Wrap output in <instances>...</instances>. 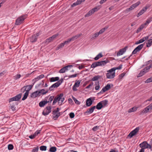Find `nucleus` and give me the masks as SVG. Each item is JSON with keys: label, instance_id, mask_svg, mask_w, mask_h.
Segmentation results:
<instances>
[{"label": "nucleus", "instance_id": "nucleus-1", "mask_svg": "<svg viewBox=\"0 0 152 152\" xmlns=\"http://www.w3.org/2000/svg\"><path fill=\"white\" fill-rule=\"evenodd\" d=\"M109 62V61L107 59H106L104 61L95 62L91 65V67L92 68H95L98 66H104Z\"/></svg>", "mask_w": 152, "mask_h": 152}, {"label": "nucleus", "instance_id": "nucleus-2", "mask_svg": "<svg viewBox=\"0 0 152 152\" xmlns=\"http://www.w3.org/2000/svg\"><path fill=\"white\" fill-rule=\"evenodd\" d=\"M26 18V15L21 16L19 17L16 20L15 24L18 25L22 23L24 20Z\"/></svg>", "mask_w": 152, "mask_h": 152}, {"label": "nucleus", "instance_id": "nucleus-3", "mask_svg": "<svg viewBox=\"0 0 152 152\" xmlns=\"http://www.w3.org/2000/svg\"><path fill=\"white\" fill-rule=\"evenodd\" d=\"M111 69L107 71L106 76L108 79L113 78L115 76V72L114 71H111Z\"/></svg>", "mask_w": 152, "mask_h": 152}, {"label": "nucleus", "instance_id": "nucleus-4", "mask_svg": "<svg viewBox=\"0 0 152 152\" xmlns=\"http://www.w3.org/2000/svg\"><path fill=\"white\" fill-rule=\"evenodd\" d=\"M22 94H19L17 95H16L15 96L12 97L11 98H10L9 99V102H12L13 101H18L20 99L21 96H22Z\"/></svg>", "mask_w": 152, "mask_h": 152}, {"label": "nucleus", "instance_id": "nucleus-5", "mask_svg": "<svg viewBox=\"0 0 152 152\" xmlns=\"http://www.w3.org/2000/svg\"><path fill=\"white\" fill-rule=\"evenodd\" d=\"M51 106L47 107L42 112V114L45 116L48 115L51 112Z\"/></svg>", "mask_w": 152, "mask_h": 152}, {"label": "nucleus", "instance_id": "nucleus-6", "mask_svg": "<svg viewBox=\"0 0 152 152\" xmlns=\"http://www.w3.org/2000/svg\"><path fill=\"white\" fill-rule=\"evenodd\" d=\"M63 96L64 94L63 93H61L60 94L57 95V96L54 99L52 104L53 105H54L58 101H60V98H61V97H63Z\"/></svg>", "mask_w": 152, "mask_h": 152}, {"label": "nucleus", "instance_id": "nucleus-7", "mask_svg": "<svg viewBox=\"0 0 152 152\" xmlns=\"http://www.w3.org/2000/svg\"><path fill=\"white\" fill-rule=\"evenodd\" d=\"M39 33H37L34 34L29 38V39L31 42H34L37 41V37L39 35Z\"/></svg>", "mask_w": 152, "mask_h": 152}, {"label": "nucleus", "instance_id": "nucleus-8", "mask_svg": "<svg viewBox=\"0 0 152 152\" xmlns=\"http://www.w3.org/2000/svg\"><path fill=\"white\" fill-rule=\"evenodd\" d=\"M95 100V97H92L88 98L86 100V104L87 106L89 107L92 104L93 101Z\"/></svg>", "mask_w": 152, "mask_h": 152}, {"label": "nucleus", "instance_id": "nucleus-9", "mask_svg": "<svg viewBox=\"0 0 152 152\" xmlns=\"http://www.w3.org/2000/svg\"><path fill=\"white\" fill-rule=\"evenodd\" d=\"M139 129V127H137L129 133L128 136L130 138H132L133 136L136 134L138 132Z\"/></svg>", "mask_w": 152, "mask_h": 152}, {"label": "nucleus", "instance_id": "nucleus-10", "mask_svg": "<svg viewBox=\"0 0 152 152\" xmlns=\"http://www.w3.org/2000/svg\"><path fill=\"white\" fill-rule=\"evenodd\" d=\"M139 146L140 148L145 149L148 148L150 144H148L146 141H144L140 144Z\"/></svg>", "mask_w": 152, "mask_h": 152}, {"label": "nucleus", "instance_id": "nucleus-11", "mask_svg": "<svg viewBox=\"0 0 152 152\" xmlns=\"http://www.w3.org/2000/svg\"><path fill=\"white\" fill-rule=\"evenodd\" d=\"M110 88V86L109 84H107L106 86H105L104 87H103L102 90L100 91V92H99L98 94H103L105 92L109 90Z\"/></svg>", "mask_w": 152, "mask_h": 152}, {"label": "nucleus", "instance_id": "nucleus-12", "mask_svg": "<svg viewBox=\"0 0 152 152\" xmlns=\"http://www.w3.org/2000/svg\"><path fill=\"white\" fill-rule=\"evenodd\" d=\"M49 96L46 97L45 98V100L40 102L39 103V105L41 107H43L45 104L48 103L47 100L48 99Z\"/></svg>", "mask_w": 152, "mask_h": 152}, {"label": "nucleus", "instance_id": "nucleus-13", "mask_svg": "<svg viewBox=\"0 0 152 152\" xmlns=\"http://www.w3.org/2000/svg\"><path fill=\"white\" fill-rule=\"evenodd\" d=\"M128 48V47L126 46L124 48L121 49L118 52L117 54V56H118L122 55L124 53L126 50Z\"/></svg>", "mask_w": 152, "mask_h": 152}, {"label": "nucleus", "instance_id": "nucleus-14", "mask_svg": "<svg viewBox=\"0 0 152 152\" xmlns=\"http://www.w3.org/2000/svg\"><path fill=\"white\" fill-rule=\"evenodd\" d=\"M58 35V34H57L53 35L52 36L49 37L47 39L45 40V42L49 43L50 42L53 40L55 38L57 37Z\"/></svg>", "mask_w": 152, "mask_h": 152}, {"label": "nucleus", "instance_id": "nucleus-15", "mask_svg": "<svg viewBox=\"0 0 152 152\" xmlns=\"http://www.w3.org/2000/svg\"><path fill=\"white\" fill-rule=\"evenodd\" d=\"M33 85H27L25 86H24L25 88L23 90V93H24L25 91H26V92L27 93H29V91L33 87Z\"/></svg>", "mask_w": 152, "mask_h": 152}, {"label": "nucleus", "instance_id": "nucleus-16", "mask_svg": "<svg viewBox=\"0 0 152 152\" xmlns=\"http://www.w3.org/2000/svg\"><path fill=\"white\" fill-rule=\"evenodd\" d=\"M148 7H147V6H145L143 7V9L141 10H140V11L137 14V17H138L140 15H141L143 14L148 9Z\"/></svg>", "mask_w": 152, "mask_h": 152}, {"label": "nucleus", "instance_id": "nucleus-17", "mask_svg": "<svg viewBox=\"0 0 152 152\" xmlns=\"http://www.w3.org/2000/svg\"><path fill=\"white\" fill-rule=\"evenodd\" d=\"M60 86V84L58 83L57 82L52 85L49 88V90L52 91L53 90L54 88H56Z\"/></svg>", "mask_w": 152, "mask_h": 152}, {"label": "nucleus", "instance_id": "nucleus-18", "mask_svg": "<svg viewBox=\"0 0 152 152\" xmlns=\"http://www.w3.org/2000/svg\"><path fill=\"white\" fill-rule=\"evenodd\" d=\"M96 108V106H94L88 109L85 112V113L91 114L93 112L94 110Z\"/></svg>", "mask_w": 152, "mask_h": 152}, {"label": "nucleus", "instance_id": "nucleus-19", "mask_svg": "<svg viewBox=\"0 0 152 152\" xmlns=\"http://www.w3.org/2000/svg\"><path fill=\"white\" fill-rule=\"evenodd\" d=\"M140 4V2L139 1H138L136 3H135L129 7V9L132 10L134 9L135 8L137 7Z\"/></svg>", "mask_w": 152, "mask_h": 152}, {"label": "nucleus", "instance_id": "nucleus-20", "mask_svg": "<svg viewBox=\"0 0 152 152\" xmlns=\"http://www.w3.org/2000/svg\"><path fill=\"white\" fill-rule=\"evenodd\" d=\"M150 110L149 108L148 107V106L146 108H144L143 110H142L141 112L140 113V115H142L144 113H146L149 112Z\"/></svg>", "mask_w": 152, "mask_h": 152}, {"label": "nucleus", "instance_id": "nucleus-21", "mask_svg": "<svg viewBox=\"0 0 152 152\" xmlns=\"http://www.w3.org/2000/svg\"><path fill=\"white\" fill-rule=\"evenodd\" d=\"M37 91L38 92V94H39V96H40L41 94H42L43 95L47 93L48 92V90H47L46 91L44 92L45 89H42L38 91Z\"/></svg>", "mask_w": 152, "mask_h": 152}, {"label": "nucleus", "instance_id": "nucleus-22", "mask_svg": "<svg viewBox=\"0 0 152 152\" xmlns=\"http://www.w3.org/2000/svg\"><path fill=\"white\" fill-rule=\"evenodd\" d=\"M82 35V33H80L79 34L76 35L75 36H73L72 37L70 38V39L71 41H74L75 39H77L79 37H80Z\"/></svg>", "mask_w": 152, "mask_h": 152}, {"label": "nucleus", "instance_id": "nucleus-23", "mask_svg": "<svg viewBox=\"0 0 152 152\" xmlns=\"http://www.w3.org/2000/svg\"><path fill=\"white\" fill-rule=\"evenodd\" d=\"M102 107H103V105L100 102L98 103L96 106V108L98 110L101 109Z\"/></svg>", "mask_w": 152, "mask_h": 152}, {"label": "nucleus", "instance_id": "nucleus-24", "mask_svg": "<svg viewBox=\"0 0 152 152\" xmlns=\"http://www.w3.org/2000/svg\"><path fill=\"white\" fill-rule=\"evenodd\" d=\"M38 91H37L32 93L31 95V98H35L37 96H39V94H38Z\"/></svg>", "mask_w": 152, "mask_h": 152}, {"label": "nucleus", "instance_id": "nucleus-25", "mask_svg": "<svg viewBox=\"0 0 152 152\" xmlns=\"http://www.w3.org/2000/svg\"><path fill=\"white\" fill-rule=\"evenodd\" d=\"M145 26V25L144 24L141 25L140 26L137 28V30L136 31V32L137 33H138L140 32L141 31V30L144 28Z\"/></svg>", "mask_w": 152, "mask_h": 152}, {"label": "nucleus", "instance_id": "nucleus-26", "mask_svg": "<svg viewBox=\"0 0 152 152\" xmlns=\"http://www.w3.org/2000/svg\"><path fill=\"white\" fill-rule=\"evenodd\" d=\"M102 103V104L103 105V107H105L108 104V100L105 99L100 102Z\"/></svg>", "mask_w": 152, "mask_h": 152}, {"label": "nucleus", "instance_id": "nucleus-27", "mask_svg": "<svg viewBox=\"0 0 152 152\" xmlns=\"http://www.w3.org/2000/svg\"><path fill=\"white\" fill-rule=\"evenodd\" d=\"M59 80L58 77H52L50 79V82H53L58 81Z\"/></svg>", "mask_w": 152, "mask_h": 152}, {"label": "nucleus", "instance_id": "nucleus-28", "mask_svg": "<svg viewBox=\"0 0 152 152\" xmlns=\"http://www.w3.org/2000/svg\"><path fill=\"white\" fill-rule=\"evenodd\" d=\"M122 65L121 64L118 67H115L113 68H112L111 69V71H114L115 72V71L116 70V69H120L122 68Z\"/></svg>", "mask_w": 152, "mask_h": 152}, {"label": "nucleus", "instance_id": "nucleus-29", "mask_svg": "<svg viewBox=\"0 0 152 152\" xmlns=\"http://www.w3.org/2000/svg\"><path fill=\"white\" fill-rule=\"evenodd\" d=\"M122 65L121 64L118 67H115L113 68H112L111 69V71H114L115 72V71L116 70V69H120L122 68Z\"/></svg>", "mask_w": 152, "mask_h": 152}, {"label": "nucleus", "instance_id": "nucleus-30", "mask_svg": "<svg viewBox=\"0 0 152 152\" xmlns=\"http://www.w3.org/2000/svg\"><path fill=\"white\" fill-rule=\"evenodd\" d=\"M152 39H150L148 40V42L146 43V47H150L152 45Z\"/></svg>", "mask_w": 152, "mask_h": 152}, {"label": "nucleus", "instance_id": "nucleus-31", "mask_svg": "<svg viewBox=\"0 0 152 152\" xmlns=\"http://www.w3.org/2000/svg\"><path fill=\"white\" fill-rule=\"evenodd\" d=\"M57 150V148L55 146L51 147L49 149V151L50 152H55Z\"/></svg>", "mask_w": 152, "mask_h": 152}, {"label": "nucleus", "instance_id": "nucleus-32", "mask_svg": "<svg viewBox=\"0 0 152 152\" xmlns=\"http://www.w3.org/2000/svg\"><path fill=\"white\" fill-rule=\"evenodd\" d=\"M152 21V17H151L148 18L145 23H144L145 25H146L149 24L151 21Z\"/></svg>", "mask_w": 152, "mask_h": 152}, {"label": "nucleus", "instance_id": "nucleus-33", "mask_svg": "<svg viewBox=\"0 0 152 152\" xmlns=\"http://www.w3.org/2000/svg\"><path fill=\"white\" fill-rule=\"evenodd\" d=\"M102 56L103 55L101 53H100L96 56V57L94 58V59L95 60H97L99 58L102 57Z\"/></svg>", "mask_w": 152, "mask_h": 152}, {"label": "nucleus", "instance_id": "nucleus-34", "mask_svg": "<svg viewBox=\"0 0 152 152\" xmlns=\"http://www.w3.org/2000/svg\"><path fill=\"white\" fill-rule=\"evenodd\" d=\"M137 110V107H133L132 108L129 109L128 111L129 113H131L134 112L136 111Z\"/></svg>", "mask_w": 152, "mask_h": 152}, {"label": "nucleus", "instance_id": "nucleus-35", "mask_svg": "<svg viewBox=\"0 0 152 152\" xmlns=\"http://www.w3.org/2000/svg\"><path fill=\"white\" fill-rule=\"evenodd\" d=\"M93 11H92L91 10H90L85 15V17H88L91 15H92L93 14Z\"/></svg>", "mask_w": 152, "mask_h": 152}, {"label": "nucleus", "instance_id": "nucleus-36", "mask_svg": "<svg viewBox=\"0 0 152 152\" xmlns=\"http://www.w3.org/2000/svg\"><path fill=\"white\" fill-rule=\"evenodd\" d=\"M95 89L96 90H98L99 88V82L98 81L97 82H96L95 83Z\"/></svg>", "mask_w": 152, "mask_h": 152}, {"label": "nucleus", "instance_id": "nucleus-37", "mask_svg": "<svg viewBox=\"0 0 152 152\" xmlns=\"http://www.w3.org/2000/svg\"><path fill=\"white\" fill-rule=\"evenodd\" d=\"M72 98L74 101L75 104L79 105L80 104V102L77 100L75 97L72 96Z\"/></svg>", "mask_w": 152, "mask_h": 152}, {"label": "nucleus", "instance_id": "nucleus-38", "mask_svg": "<svg viewBox=\"0 0 152 152\" xmlns=\"http://www.w3.org/2000/svg\"><path fill=\"white\" fill-rule=\"evenodd\" d=\"M100 76L99 75L95 76L92 78L91 80L92 81H96L100 78Z\"/></svg>", "mask_w": 152, "mask_h": 152}, {"label": "nucleus", "instance_id": "nucleus-39", "mask_svg": "<svg viewBox=\"0 0 152 152\" xmlns=\"http://www.w3.org/2000/svg\"><path fill=\"white\" fill-rule=\"evenodd\" d=\"M99 34H99V32L95 33L93 35V36L91 38V39H95L97 37L99 36Z\"/></svg>", "mask_w": 152, "mask_h": 152}, {"label": "nucleus", "instance_id": "nucleus-40", "mask_svg": "<svg viewBox=\"0 0 152 152\" xmlns=\"http://www.w3.org/2000/svg\"><path fill=\"white\" fill-rule=\"evenodd\" d=\"M40 149L42 151H45L47 150V146H41L40 147Z\"/></svg>", "mask_w": 152, "mask_h": 152}, {"label": "nucleus", "instance_id": "nucleus-41", "mask_svg": "<svg viewBox=\"0 0 152 152\" xmlns=\"http://www.w3.org/2000/svg\"><path fill=\"white\" fill-rule=\"evenodd\" d=\"M64 44L63 43H61L58 45L56 48V50H58L59 49L62 48L64 46Z\"/></svg>", "mask_w": 152, "mask_h": 152}, {"label": "nucleus", "instance_id": "nucleus-42", "mask_svg": "<svg viewBox=\"0 0 152 152\" xmlns=\"http://www.w3.org/2000/svg\"><path fill=\"white\" fill-rule=\"evenodd\" d=\"M28 94V93L26 92L24 94V96L23 98H22V100H25L27 98Z\"/></svg>", "mask_w": 152, "mask_h": 152}, {"label": "nucleus", "instance_id": "nucleus-43", "mask_svg": "<svg viewBox=\"0 0 152 152\" xmlns=\"http://www.w3.org/2000/svg\"><path fill=\"white\" fill-rule=\"evenodd\" d=\"M80 80H78V81H76L74 85L75 86L77 87H78L79 86V85L80 83Z\"/></svg>", "mask_w": 152, "mask_h": 152}, {"label": "nucleus", "instance_id": "nucleus-44", "mask_svg": "<svg viewBox=\"0 0 152 152\" xmlns=\"http://www.w3.org/2000/svg\"><path fill=\"white\" fill-rule=\"evenodd\" d=\"M144 46V44H141V45H139L136 48L138 49L139 51Z\"/></svg>", "mask_w": 152, "mask_h": 152}, {"label": "nucleus", "instance_id": "nucleus-45", "mask_svg": "<svg viewBox=\"0 0 152 152\" xmlns=\"http://www.w3.org/2000/svg\"><path fill=\"white\" fill-rule=\"evenodd\" d=\"M145 72H144V71L142 70L141 72L139 73V74L138 75V77H140L142 76L143 75H144L145 73Z\"/></svg>", "mask_w": 152, "mask_h": 152}, {"label": "nucleus", "instance_id": "nucleus-46", "mask_svg": "<svg viewBox=\"0 0 152 152\" xmlns=\"http://www.w3.org/2000/svg\"><path fill=\"white\" fill-rule=\"evenodd\" d=\"M10 105L11 109H12L13 111H15L16 110V107H15V105L14 104H11Z\"/></svg>", "mask_w": 152, "mask_h": 152}, {"label": "nucleus", "instance_id": "nucleus-47", "mask_svg": "<svg viewBox=\"0 0 152 152\" xmlns=\"http://www.w3.org/2000/svg\"><path fill=\"white\" fill-rule=\"evenodd\" d=\"M39 150L38 146L34 147L32 150V152H37Z\"/></svg>", "mask_w": 152, "mask_h": 152}, {"label": "nucleus", "instance_id": "nucleus-48", "mask_svg": "<svg viewBox=\"0 0 152 152\" xmlns=\"http://www.w3.org/2000/svg\"><path fill=\"white\" fill-rule=\"evenodd\" d=\"M80 4H79V2L78 1V0H77V1L76 2L74 3L72 5L71 7H74L76 6L77 5Z\"/></svg>", "mask_w": 152, "mask_h": 152}, {"label": "nucleus", "instance_id": "nucleus-49", "mask_svg": "<svg viewBox=\"0 0 152 152\" xmlns=\"http://www.w3.org/2000/svg\"><path fill=\"white\" fill-rule=\"evenodd\" d=\"M152 82V77L148 79L145 81V83H148Z\"/></svg>", "mask_w": 152, "mask_h": 152}, {"label": "nucleus", "instance_id": "nucleus-50", "mask_svg": "<svg viewBox=\"0 0 152 152\" xmlns=\"http://www.w3.org/2000/svg\"><path fill=\"white\" fill-rule=\"evenodd\" d=\"M66 67H63V68L61 69L59 71V72L60 73H63L65 72L66 70L65 69L66 68Z\"/></svg>", "mask_w": 152, "mask_h": 152}, {"label": "nucleus", "instance_id": "nucleus-51", "mask_svg": "<svg viewBox=\"0 0 152 152\" xmlns=\"http://www.w3.org/2000/svg\"><path fill=\"white\" fill-rule=\"evenodd\" d=\"M99 8H98L97 7H96L91 10H92V11H93V13H94L95 12L98 10H99Z\"/></svg>", "mask_w": 152, "mask_h": 152}, {"label": "nucleus", "instance_id": "nucleus-52", "mask_svg": "<svg viewBox=\"0 0 152 152\" xmlns=\"http://www.w3.org/2000/svg\"><path fill=\"white\" fill-rule=\"evenodd\" d=\"M8 148L9 150H12L13 148V146L12 144H9L8 146Z\"/></svg>", "mask_w": 152, "mask_h": 152}, {"label": "nucleus", "instance_id": "nucleus-53", "mask_svg": "<svg viewBox=\"0 0 152 152\" xmlns=\"http://www.w3.org/2000/svg\"><path fill=\"white\" fill-rule=\"evenodd\" d=\"M54 98V96H51L49 99V100L48 101H47V102L48 103H51L52 100H53Z\"/></svg>", "mask_w": 152, "mask_h": 152}, {"label": "nucleus", "instance_id": "nucleus-54", "mask_svg": "<svg viewBox=\"0 0 152 152\" xmlns=\"http://www.w3.org/2000/svg\"><path fill=\"white\" fill-rule=\"evenodd\" d=\"M150 35H149L148 36L144 37L142 38V39H141L142 40V42H143L144 41H145L146 40L148 39L149 38V37Z\"/></svg>", "mask_w": 152, "mask_h": 152}, {"label": "nucleus", "instance_id": "nucleus-55", "mask_svg": "<svg viewBox=\"0 0 152 152\" xmlns=\"http://www.w3.org/2000/svg\"><path fill=\"white\" fill-rule=\"evenodd\" d=\"M150 69L149 66H148L143 69V70L145 72H148V70Z\"/></svg>", "mask_w": 152, "mask_h": 152}, {"label": "nucleus", "instance_id": "nucleus-56", "mask_svg": "<svg viewBox=\"0 0 152 152\" xmlns=\"http://www.w3.org/2000/svg\"><path fill=\"white\" fill-rule=\"evenodd\" d=\"M99 126H94L92 128V130L93 131H96L99 129Z\"/></svg>", "mask_w": 152, "mask_h": 152}, {"label": "nucleus", "instance_id": "nucleus-57", "mask_svg": "<svg viewBox=\"0 0 152 152\" xmlns=\"http://www.w3.org/2000/svg\"><path fill=\"white\" fill-rule=\"evenodd\" d=\"M71 40L70 38L68 39L67 41H65L63 43L64 44V45L65 44H67L69 42L71 41Z\"/></svg>", "mask_w": 152, "mask_h": 152}, {"label": "nucleus", "instance_id": "nucleus-58", "mask_svg": "<svg viewBox=\"0 0 152 152\" xmlns=\"http://www.w3.org/2000/svg\"><path fill=\"white\" fill-rule=\"evenodd\" d=\"M69 116L71 118H74L75 117V114L73 113H71L69 114Z\"/></svg>", "mask_w": 152, "mask_h": 152}, {"label": "nucleus", "instance_id": "nucleus-59", "mask_svg": "<svg viewBox=\"0 0 152 152\" xmlns=\"http://www.w3.org/2000/svg\"><path fill=\"white\" fill-rule=\"evenodd\" d=\"M58 118V116L56 114V113H53V118L54 119V120Z\"/></svg>", "mask_w": 152, "mask_h": 152}, {"label": "nucleus", "instance_id": "nucleus-60", "mask_svg": "<svg viewBox=\"0 0 152 152\" xmlns=\"http://www.w3.org/2000/svg\"><path fill=\"white\" fill-rule=\"evenodd\" d=\"M72 66H73L72 65H68V66H66L65 67H65L66 68L65 69L66 71H67L69 69V68H70V67H72Z\"/></svg>", "mask_w": 152, "mask_h": 152}, {"label": "nucleus", "instance_id": "nucleus-61", "mask_svg": "<svg viewBox=\"0 0 152 152\" xmlns=\"http://www.w3.org/2000/svg\"><path fill=\"white\" fill-rule=\"evenodd\" d=\"M77 74H74V75H69V76H68L69 77L68 78H70L75 77H76L77 76Z\"/></svg>", "mask_w": 152, "mask_h": 152}, {"label": "nucleus", "instance_id": "nucleus-62", "mask_svg": "<svg viewBox=\"0 0 152 152\" xmlns=\"http://www.w3.org/2000/svg\"><path fill=\"white\" fill-rule=\"evenodd\" d=\"M125 73H123L121 74L120 75H119V78L120 79H121L125 75Z\"/></svg>", "mask_w": 152, "mask_h": 152}, {"label": "nucleus", "instance_id": "nucleus-63", "mask_svg": "<svg viewBox=\"0 0 152 152\" xmlns=\"http://www.w3.org/2000/svg\"><path fill=\"white\" fill-rule=\"evenodd\" d=\"M21 77V75L20 74H18L15 77V79H17Z\"/></svg>", "mask_w": 152, "mask_h": 152}, {"label": "nucleus", "instance_id": "nucleus-64", "mask_svg": "<svg viewBox=\"0 0 152 152\" xmlns=\"http://www.w3.org/2000/svg\"><path fill=\"white\" fill-rule=\"evenodd\" d=\"M142 42H143L142 41V40L141 39H140L138 41H137L135 42V44H136V45H137V44H140V43H142Z\"/></svg>", "mask_w": 152, "mask_h": 152}]
</instances>
